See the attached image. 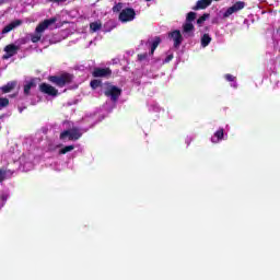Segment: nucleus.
Masks as SVG:
<instances>
[{"mask_svg": "<svg viewBox=\"0 0 280 280\" xmlns=\"http://www.w3.org/2000/svg\"><path fill=\"white\" fill-rule=\"evenodd\" d=\"M48 82L55 84V86H58V89H65V86H68V84L73 83V74L63 72L57 75H49Z\"/></svg>", "mask_w": 280, "mask_h": 280, "instance_id": "nucleus-1", "label": "nucleus"}, {"mask_svg": "<svg viewBox=\"0 0 280 280\" xmlns=\"http://www.w3.org/2000/svg\"><path fill=\"white\" fill-rule=\"evenodd\" d=\"M82 138V130L80 127H72L71 129L65 130L60 133V141H78Z\"/></svg>", "mask_w": 280, "mask_h": 280, "instance_id": "nucleus-2", "label": "nucleus"}, {"mask_svg": "<svg viewBox=\"0 0 280 280\" xmlns=\"http://www.w3.org/2000/svg\"><path fill=\"white\" fill-rule=\"evenodd\" d=\"M104 95L105 97H110L112 102H117L121 97V89L110 84V82H106Z\"/></svg>", "mask_w": 280, "mask_h": 280, "instance_id": "nucleus-3", "label": "nucleus"}, {"mask_svg": "<svg viewBox=\"0 0 280 280\" xmlns=\"http://www.w3.org/2000/svg\"><path fill=\"white\" fill-rule=\"evenodd\" d=\"M39 93H43V95H48L49 97H58L60 95V92H58V89H56L54 85L49 83H40L38 86Z\"/></svg>", "mask_w": 280, "mask_h": 280, "instance_id": "nucleus-4", "label": "nucleus"}, {"mask_svg": "<svg viewBox=\"0 0 280 280\" xmlns=\"http://www.w3.org/2000/svg\"><path fill=\"white\" fill-rule=\"evenodd\" d=\"M135 16H137V12L132 8H126L119 13V22L120 23H129L130 21H135Z\"/></svg>", "mask_w": 280, "mask_h": 280, "instance_id": "nucleus-5", "label": "nucleus"}, {"mask_svg": "<svg viewBox=\"0 0 280 280\" xmlns=\"http://www.w3.org/2000/svg\"><path fill=\"white\" fill-rule=\"evenodd\" d=\"M244 8H246V2L237 1L232 7L228 8L223 16L229 18L231 16V14H235V12H240V10H244Z\"/></svg>", "mask_w": 280, "mask_h": 280, "instance_id": "nucleus-6", "label": "nucleus"}, {"mask_svg": "<svg viewBox=\"0 0 280 280\" xmlns=\"http://www.w3.org/2000/svg\"><path fill=\"white\" fill-rule=\"evenodd\" d=\"M58 21L57 18H50L47 20H44L42 23H39L36 28L35 32H37V34H43V32H45V30H48L50 25H54V23H56Z\"/></svg>", "mask_w": 280, "mask_h": 280, "instance_id": "nucleus-7", "label": "nucleus"}, {"mask_svg": "<svg viewBox=\"0 0 280 280\" xmlns=\"http://www.w3.org/2000/svg\"><path fill=\"white\" fill-rule=\"evenodd\" d=\"M92 75L93 78H110L113 70L110 68H94Z\"/></svg>", "mask_w": 280, "mask_h": 280, "instance_id": "nucleus-8", "label": "nucleus"}, {"mask_svg": "<svg viewBox=\"0 0 280 280\" xmlns=\"http://www.w3.org/2000/svg\"><path fill=\"white\" fill-rule=\"evenodd\" d=\"M168 38H171L174 42V47L176 49H178V47L183 45V34H180V31L178 30L168 33Z\"/></svg>", "mask_w": 280, "mask_h": 280, "instance_id": "nucleus-9", "label": "nucleus"}, {"mask_svg": "<svg viewBox=\"0 0 280 280\" xmlns=\"http://www.w3.org/2000/svg\"><path fill=\"white\" fill-rule=\"evenodd\" d=\"M195 26L191 22H186L183 25L182 34L184 38H194Z\"/></svg>", "mask_w": 280, "mask_h": 280, "instance_id": "nucleus-10", "label": "nucleus"}, {"mask_svg": "<svg viewBox=\"0 0 280 280\" xmlns=\"http://www.w3.org/2000/svg\"><path fill=\"white\" fill-rule=\"evenodd\" d=\"M4 51L5 54L3 55V60H8L9 58H12V56H16L18 51H19V46L14 45V44H10L7 45L4 47Z\"/></svg>", "mask_w": 280, "mask_h": 280, "instance_id": "nucleus-11", "label": "nucleus"}, {"mask_svg": "<svg viewBox=\"0 0 280 280\" xmlns=\"http://www.w3.org/2000/svg\"><path fill=\"white\" fill-rule=\"evenodd\" d=\"M20 25H23V20H14L2 28L1 34H10L12 30H16Z\"/></svg>", "mask_w": 280, "mask_h": 280, "instance_id": "nucleus-12", "label": "nucleus"}, {"mask_svg": "<svg viewBox=\"0 0 280 280\" xmlns=\"http://www.w3.org/2000/svg\"><path fill=\"white\" fill-rule=\"evenodd\" d=\"M213 3V0H198L196 5L192 7V10L198 11V10H207L209 5Z\"/></svg>", "mask_w": 280, "mask_h": 280, "instance_id": "nucleus-13", "label": "nucleus"}, {"mask_svg": "<svg viewBox=\"0 0 280 280\" xmlns=\"http://www.w3.org/2000/svg\"><path fill=\"white\" fill-rule=\"evenodd\" d=\"M16 81H11L8 82L5 85L1 86L0 90L2 91V93H12V91L16 89Z\"/></svg>", "mask_w": 280, "mask_h": 280, "instance_id": "nucleus-14", "label": "nucleus"}, {"mask_svg": "<svg viewBox=\"0 0 280 280\" xmlns=\"http://www.w3.org/2000/svg\"><path fill=\"white\" fill-rule=\"evenodd\" d=\"M36 88V79H31L25 85H24V95H31L32 89Z\"/></svg>", "mask_w": 280, "mask_h": 280, "instance_id": "nucleus-15", "label": "nucleus"}, {"mask_svg": "<svg viewBox=\"0 0 280 280\" xmlns=\"http://www.w3.org/2000/svg\"><path fill=\"white\" fill-rule=\"evenodd\" d=\"M214 137L217 140L213 138L211 139L212 143H218L219 141H222L224 139V128H220L214 132Z\"/></svg>", "mask_w": 280, "mask_h": 280, "instance_id": "nucleus-16", "label": "nucleus"}, {"mask_svg": "<svg viewBox=\"0 0 280 280\" xmlns=\"http://www.w3.org/2000/svg\"><path fill=\"white\" fill-rule=\"evenodd\" d=\"M161 45V37L155 36L153 42L151 43V56H154V51H156V48Z\"/></svg>", "mask_w": 280, "mask_h": 280, "instance_id": "nucleus-17", "label": "nucleus"}, {"mask_svg": "<svg viewBox=\"0 0 280 280\" xmlns=\"http://www.w3.org/2000/svg\"><path fill=\"white\" fill-rule=\"evenodd\" d=\"M211 35H209V33H205L201 36V47H209V45L211 44Z\"/></svg>", "mask_w": 280, "mask_h": 280, "instance_id": "nucleus-18", "label": "nucleus"}, {"mask_svg": "<svg viewBox=\"0 0 280 280\" xmlns=\"http://www.w3.org/2000/svg\"><path fill=\"white\" fill-rule=\"evenodd\" d=\"M102 30V23L101 22H92L90 23V31L92 33L100 32Z\"/></svg>", "mask_w": 280, "mask_h": 280, "instance_id": "nucleus-19", "label": "nucleus"}, {"mask_svg": "<svg viewBox=\"0 0 280 280\" xmlns=\"http://www.w3.org/2000/svg\"><path fill=\"white\" fill-rule=\"evenodd\" d=\"M73 150H75V145H66L59 151V154H67L69 152H73Z\"/></svg>", "mask_w": 280, "mask_h": 280, "instance_id": "nucleus-20", "label": "nucleus"}, {"mask_svg": "<svg viewBox=\"0 0 280 280\" xmlns=\"http://www.w3.org/2000/svg\"><path fill=\"white\" fill-rule=\"evenodd\" d=\"M90 86L91 89H93V91H95V89H100V86H102V80L98 79H94L90 82Z\"/></svg>", "mask_w": 280, "mask_h": 280, "instance_id": "nucleus-21", "label": "nucleus"}, {"mask_svg": "<svg viewBox=\"0 0 280 280\" xmlns=\"http://www.w3.org/2000/svg\"><path fill=\"white\" fill-rule=\"evenodd\" d=\"M10 106V100L5 97H0V110H3V108H8Z\"/></svg>", "mask_w": 280, "mask_h": 280, "instance_id": "nucleus-22", "label": "nucleus"}, {"mask_svg": "<svg viewBox=\"0 0 280 280\" xmlns=\"http://www.w3.org/2000/svg\"><path fill=\"white\" fill-rule=\"evenodd\" d=\"M43 38V34L35 32V34L31 35L32 43H38Z\"/></svg>", "mask_w": 280, "mask_h": 280, "instance_id": "nucleus-23", "label": "nucleus"}, {"mask_svg": "<svg viewBox=\"0 0 280 280\" xmlns=\"http://www.w3.org/2000/svg\"><path fill=\"white\" fill-rule=\"evenodd\" d=\"M196 12L190 11L186 16V23H191L192 21H196Z\"/></svg>", "mask_w": 280, "mask_h": 280, "instance_id": "nucleus-24", "label": "nucleus"}, {"mask_svg": "<svg viewBox=\"0 0 280 280\" xmlns=\"http://www.w3.org/2000/svg\"><path fill=\"white\" fill-rule=\"evenodd\" d=\"M209 16H211V14H209V13H203V14L197 20V25H202V23H205V21H207V19H209Z\"/></svg>", "mask_w": 280, "mask_h": 280, "instance_id": "nucleus-25", "label": "nucleus"}, {"mask_svg": "<svg viewBox=\"0 0 280 280\" xmlns=\"http://www.w3.org/2000/svg\"><path fill=\"white\" fill-rule=\"evenodd\" d=\"M124 8V3L118 2L113 7V12H121V9Z\"/></svg>", "mask_w": 280, "mask_h": 280, "instance_id": "nucleus-26", "label": "nucleus"}, {"mask_svg": "<svg viewBox=\"0 0 280 280\" xmlns=\"http://www.w3.org/2000/svg\"><path fill=\"white\" fill-rule=\"evenodd\" d=\"M5 174H8L5 170L0 168V183H3L5 180Z\"/></svg>", "mask_w": 280, "mask_h": 280, "instance_id": "nucleus-27", "label": "nucleus"}, {"mask_svg": "<svg viewBox=\"0 0 280 280\" xmlns=\"http://www.w3.org/2000/svg\"><path fill=\"white\" fill-rule=\"evenodd\" d=\"M148 59V52H144V54H139L138 55V60L140 62H143V60H147Z\"/></svg>", "mask_w": 280, "mask_h": 280, "instance_id": "nucleus-28", "label": "nucleus"}, {"mask_svg": "<svg viewBox=\"0 0 280 280\" xmlns=\"http://www.w3.org/2000/svg\"><path fill=\"white\" fill-rule=\"evenodd\" d=\"M224 78L228 82H235V77L233 74L228 73L224 75Z\"/></svg>", "mask_w": 280, "mask_h": 280, "instance_id": "nucleus-29", "label": "nucleus"}, {"mask_svg": "<svg viewBox=\"0 0 280 280\" xmlns=\"http://www.w3.org/2000/svg\"><path fill=\"white\" fill-rule=\"evenodd\" d=\"M172 60H174V55H173V54L168 55V56L164 59V62H165V63L172 62Z\"/></svg>", "mask_w": 280, "mask_h": 280, "instance_id": "nucleus-30", "label": "nucleus"}, {"mask_svg": "<svg viewBox=\"0 0 280 280\" xmlns=\"http://www.w3.org/2000/svg\"><path fill=\"white\" fill-rule=\"evenodd\" d=\"M52 1H55V3H60V2L67 1V0H52Z\"/></svg>", "mask_w": 280, "mask_h": 280, "instance_id": "nucleus-31", "label": "nucleus"}, {"mask_svg": "<svg viewBox=\"0 0 280 280\" xmlns=\"http://www.w3.org/2000/svg\"><path fill=\"white\" fill-rule=\"evenodd\" d=\"M2 3H5V0H0V5H2Z\"/></svg>", "mask_w": 280, "mask_h": 280, "instance_id": "nucleus-32", "label": "nucleus"}, {"mask_svg": "<svg viewBox=\"0 0 280 280\" xmlns=\"http://www.w3.org/2000/svg\"><path fill=\"white\" fill-rule=\"evenodd\" d=\"M147 2H150V1H152V0H145Z\"/></svg>", "mask_w": 280, "mask_h": 280, "instance_id": "nucleus-33", "label": "nucleus"}]
</instances>
